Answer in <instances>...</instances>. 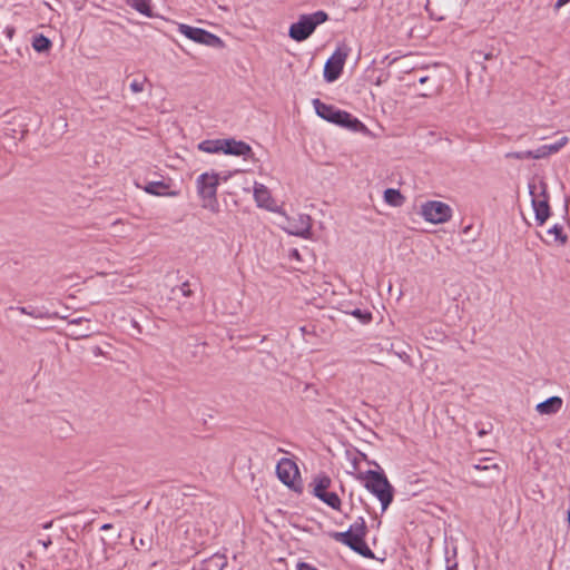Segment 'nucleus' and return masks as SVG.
I'll return each mask as SVG.
<instances>
[{
    "label": "nucleus",
    "instance_id": "nucleus-2",
    "mask_svg": "<svg viewBox=\"0 0 570 570\" xmlns=\"http://www.w3.org/2000/svg\"><path fill=\"white\" fill-rule=\"evenodd\" d=\"M364 487L375 495L381 502L382 511L384 512L393 501V487L386 476L373 470L361 472L356 475Z\"/></svg>",
    "mask_w": 570,
    "mask_h": 570
},
{
    "label": "nucleus",
    "instance_id": "nucleus-34",
    "mask_svg": "<svg viewBox=\"0 0 570 570\" xmlns=\"http://www.w3.org/2000/svg\"><path fill=\"white\" fill-rule=\"evenodd\" d=\"M570 0H558L554 4V9L556 10H559L560 8H562L563 6H566Z\"/></svg>",
    "mask_w": 570,
    "mask_h": 570
},
{
    "label": "nucleus",
    "instance_id": "nucleus-39",
    "mask_svg": "<svg viewBox=\"0 0 570 570\" xmlns=\"http://www.w3.org/2000/svg\"><path fill=\"white\" fill-rule=\"evenodd\" d=\"M110 528H111V525H110V524H104V525L101 527V530H108V529H110Z\"/></svg>",
    "mask_w": 570,
    "mask_h": 570
},
{
    "label": "nucleus",
    "instance_id": "nucleus-37",
    "mask_svg": "<svg viewBox=\"0 0 570 570\" xmlns=\"http://www.w3.org/2000/svg\"><path fill=\"white\" fill-rule=\"evenodd\" d=\"M186 287H187V284H184L183 288H181L183 293H184V295H189V289H186Z\"/></svg>",
    "mask_w": 570,
    "mask_h": 570
},
{
    "label": "nucleus",
    "instance_id": "nucleus-11",
    "mask_svg": "<svg viewBox=\"0 0 570 570\" xmlns=\"http://www.w3.org/2000/svg\"><path fill=\"white\" fill-rule=\"evenodd\" d=\"M278 479L288 487L294 485L299 472L296 463L291 459H282L276 466Z\"/></svg>",
    "mask_w": 570,
    "mask_h": 570
},
{
    "label": "nucleus",
    "instance_id": "nucleus-43",
    "mask_svg": "<svg viewBox=\"0 0 570 570\" xmlns=\"http://www.w3.org/2000/svg\"><path fill=\"white\" fill-rule=\"evenodd\" d=\"M568 522L570 523V507H569V511H568Z\"/></svg>",
    "mask_w": 570,
    "mask_h": 570
},
{
    "label": "nucleus",
    "instance_id": "nucleus-36",
    "mask_svg": "<svg viewBox=\"0 0 570 570\" xmlns=\"http://www.w3.org/2000/svg\"><path fill=\"white\" fill-rule=\"evenodd\" d=\"M18 311L22 314L32 315L30 312L27 311L26 307H18Z\"/></svg>",
    "mask_w": 570,
    "mask_h": 570
},
{
    "label": "nucleus",
    "instance_id": "nucleus-4",
    "mask_svg": "<svg viewBox=\"0 0 570 570\" xmlns=\"http://www.w3.org/2000/svg\"><path fill=\"white\" fill-rule=\"evenodd\" d=\"M219 175L215 171H208L199 175L196 180L197 193L202 199V206L212 212H216L217 203V187L219 184Z\"/></svg>",
    "mask_w": 570,
    "mask_h": 570
},
{
    "label": "nucleus",
    "instance_id": "nucleus-24",
    "mask_svg": "<svg viewBox=\"0 0 570 570\" xmlns=\"http://www.w3.org/2000/svg\"><path fill=\"white\" fill-rule=\"evenodd\" d=\"M548 234L552 235L554 240L559 242L560 244H564L567 240V237L563 234L562 227L558 224H556L551 228H549Z\"/></svg>",
    "mask_w": 570,
    "mask_h": 570
},
{
    "label": "nucleus",
    "instance_id": "nucleus-15",
    "mask_svg": "<svg viewBox=\"0 0 570 570\" xmlns=\"http://www.w3.org/2000/svg\"><path fill=\"white\" fill-rule=\"evenodd\" d=\"M142 189L150 194V195H155V196H175L176 193L171 191V193H168L167 189H168V185L164 181H149L148 184H146Z\"/></svg>",
    "mask_w": 570,
    "mask_h": 570
},
{
    "label": "nucleus",
    "instance_id": "nucleus-26",
    "mask_svg": "<svg viewBox=\"0 0 570 570\" xmlns=\"http://www.w3.org/2000/svg\"><path fill=\"white\" fill-rule=\"evenodd\" d=\"M550 156L547 145L539 147L537 150H530V159H541Z\"/></svg>",
    "mask_w": 570,
    "mask_h": 570
},
{
    "label": "nucleus",
    "instance_id": "nucleus-21",
    "mask_svg": "<svg viewBox=\"0 0 570 570\" xmlns=\"http://www.w3.org/2000/svg\"><path fill=\"white\" fill-rule=\"evenodd\" d=\"M32 48L37 52H46L51 48V41L43 35H37L32 39Z\"/></svg>",
    "mask_w": 570,
    "mask_h": 570
},
{
    "label": "nucleus",
    "instance_id": "nucleus-12",
    "mask_svg": "<svg viewBox=\"0 0 570 570\" xmlns=\"http://www.w3.org/2000/svg\"><path fill=\"white\" fill-rule=\"evenodd\" d=\"M223 153L226 155L247 157L252 154V148L248 144L240 140L224 139Z\"/></svg>",
    "mask_w": 570,
    "mask_h": 570
},
{
    "label": "nucleus",
    "instance_id": "nucleus-17",
    "mask_svg": "<svg viewBox=\"0 0 570 570\" xmlns=\"http://www.w3.org/2000/svg\"><path fill=\"white\" fill-rule=\"evenodd\" d=\"M198 149L207 154L223 153L224 139L204 140L198 144Z\"/></svg>",
    "mask_w": 570,
    "mask_h": 570
},
{
    "label": "nucleus",
    "instance_id": "nucleus-25",
    "mask_svg": "<svg viewBox=\"0 0 570 570\" xmlns=\"http://www.w3.org/2000/svg\"><path fill=\"white\" fill-rule=\"evenodd\" d=\"M568 137L563 136L557 142L547 145L550 155L558 153L562 147H564L568 144Z\"/></svg>",
    "mask_w": 570,
    "mask_h": 570
},
{
    "label": "nucleus",
    "instance_id": "nucleus-38",
    "mask_svg": "<svg viewBox=\"0 0 570 570\" xmlns=\"http://www.w3.org/2000/svg\"><path fill=\"white\" fill-rule=\"evenodd\" d=\"M475 469H478V470H487L488 466L487 465L481 466L480 464H478V465H475Z\"/></svg>",
    "mask_w": 570,
    "mask_h": 570
},
{
    "label": "nucleus",
    "instance_id": "nucleus-19",
    "mask_svg": "<svg viewBox=\"0 0 570 570\" xmlns=\"http://www.w3.org/2000/svg\"><path fill=\"white\" fill-rule=\"evenodd\" d=\"M83 322L89 323V320L78 317V318H73L69 322L70 335L73 338H83V337H88L90 335L91 331L89 327H87L85 331H81V332H77V330L75 328L77 325H79Z\"/></svg>",
    "mask_w": 570,
    "mask_h": 570
},
{
    "label": "nucleus",
    "instance_id": "nucleus-44",
    "mask_svg": "<svg viewBox=\"0 0 570 570\" xmlns=\"http://www.w3.org/2000/svg\"><path fill=\"white\" fill-rule=\"evenodd\" d=\"M449 570V569H448Z\"/></svg>",
    "mask_w": 570,
    "mask_h": 570
},
{
    "label": "nucleus",
    "instance_id": "nucleus-18",
    "mask_svg": "<svg viewBox=\"0 0 570 570\" xmlns=\"http://www.w3.org/2000/svg\"><path fill=\"white\" fill-rule=\"evenodd\" d=\"M331 479L327 475H318L314 479L313 485V493L315 497L320 498L321 494L328 491V488L331 485Z\"/></svg>",
    "mask_w": 570,
    "mask_h": 570
},
{
    "label": "nucleus",
    "instance_id": "nucleus-8",
    "mask_svg": "<svg viewBox=\"0 0 570 570\" xmlns=\"http://www.w3.org/2000/svg\"><path fill=\"white\" fill-rule=\"evenodd\" d=\"M285 223L281 227L289 235L298 236L302 238H311L312 218L309 215L299 214L296 217L289 218L284 213Z\"/></svg>",
    "mask_w": 570,
    "mask_h": 570
},
{
    "label": "nucleus",
    "instance_id": "nucleus-6",
    "mask_svg": "<svg viewBox=\"0 0 570 570\" xmlns=\"http://www.w3.org/2000/svg\"><path fill=\"white\" fill-rule=\"evenodd\" d=\"M419 214L431 224H444L452 217V208L440 200H428L421 204Z\"/></svg>",
    "mask_w": 570,
    "mask_h": 570
},
{
    "label": "nucleus",
    "instance_id": "nucleus-30",
    "mask_svg": "<svg viewBox=\"0 0 570 570\" xmlns=\"http://www.w3.org/2000/svg\"><path fill=\"white\" fill-rule=\"evenodd\" d=\"M507 158L530 159V150L508 153Z\"/></svg>",
    "mask_w": 570,
    "mask_h": 570
},
{
    "label": "nucleus",
    "instance_id": "nucleus-5",
    "mask_svg": "<svg viewBox=\"0 0 570 570\" xmlns=\"http://www.w3.org/2000/svg\"><path fill=\"white\" fill-rule=\"evenodd\" d=\"M327 19L328 16L324 11L302 14L299 19L289 27L288 36L295 41H304L314 32L317 26L324 23Z\"/></svg>",
    "mask_w": 570,
    "mask_h": 570
},
{
    "label": "nucleus",
    "instance_id": "nucleus-40",
    "mask_svg": "<svg viewBox=\"0 0 570 570\" xmlns=\"http://www.w3.org/2000/svg\"><path fill=\"white\" fill-rule=\"evenodd\" d=\"M426 80H428V77H422V78H420L419 81H420V83H424Z\"/></svg>",
    "mask_w": 570,
    "mask_h": 570
},
{
    "label": "nucleus",
    "instance_id": "nucleus-23",
    "mask_svg": "<svg viewBox=\"0 0 570 570\" xmlns=\"http://www.w3.org/2000/svg\"><path fill=\"white\" fill-rule=\"evenodd\" d=\"M130 6L138 12L151 17L150 1L149 0H131Z\"/></svg>",
    "mask_w": 570,
    "mask_h": 570
},
{
    "label": "nucleus",
    "instance_id": "nucleus-28",
    "mask_svg": "<svg viewBox=\"0 0 570 570\" xmlns=\"http://www.w3.org/2000/svg\"><path fill=\"white\" fill-rule=\"evenodd\" d=\"M210 563L214 564V567L216 568V570H222L225 566H226V559L224 556L222 554H215L213 556V558L210 559Z\"/></svg>",
    "mask_w": 570,
    "mask_h": 570
},
{
    "label": "nucleus",
    "instance_id": "nucleus-27",
    "mask_svg": "<svg viewBox=\"0 0 570 570\" xmlns=\"http://www.w3.org/2000/svg\"><path fill=\"white\" fill-rule=\"evenodd\" d=\"M351 314L353 316H355L356 318L361 320L363 323H368L372 320V314L371 313L363 312V311H361L358 308L354 309Z\"/></svg>",
    "mask_w": 570,
    "mask_h": 570
},
{
    "label": "nucleus",
    "instance_id": "nucleus-13",
    "mask_svg": "<svg viewBox=\"0 0 570 570\" xmlns=\"http://www.w3.org/2000/svg\"><path fill=\"white\" fill-rule=\"evenodd\" d=\"M254 198L258 207H263L269 210H275L273 205L274 200L271 196L269 190L263 184L256 183L254 186Z\"/></svg>",
    "mask_w": 570,
    "mask_h": 570
},
{
    "label": "nucleus",
    "instance_id": "nucleus-22",
    "mask_svg": "<svg viewBox=\"0 0 570 570\" xmlns=\"http://www.w3.org/2000/svg\"><path fill=\"white\" fill-rule=\"evenodd\" d=\"M318 499H321L323 502H325L327 505L335 510H340L341 508V500L335 492L327 491L321 494Z\"/></svg>",
    "mask_w": 570,
    "mask_h": 570
},
{
    "label": "nucleus",
    "instance_id": "nucleus-14",
    "mask_svg": "<svg viewBox=\"0 0 570 570\" xmlns=\"http://www.w3.org/2000/svg\"><path fill=\"white\" fill-rule=\"evenodd\" d=\"M562 406V399L559 396H551L548 400L539 403L535 406L538 413L543 415L554 414L560 411Z\"/></svg>",
    "mask_w": 570,
    "mask_h": 570
},
{
    "label": "nucleus",
    "instance_id": "nucleus-41",
    "mask_svg": "<svg viewBox=\"0 0 570 570\" xmlns=\"http://www.w3.org/2000/svg\"><path fill=\"white\" fill-rule=\"evenodd\" d=\"M491 58H492V55H491V53H487V55L484 56V59H487V60H488V59H491Z\"/></svg>",
    "mask_w": 570,
    "mask_h": 570
},
{
    "label": "nucleus",
    "instance_id": "nucleus-32",
    "mask_svg": "<svg viewBox=\"0 0 570 570\" xmlns=\"http://www.w3.org/2000/svg\"><path fill=\"white\" fill-rule=\"evenodd\" d=\"M296 570H318V569L309 563L298 562L296 566Z\"/></svg>",
    "mask_w": 570,
    "mask_h": 570
},
{
    "label": "nucleus",
    "instance_id": "nucleus-29",
    "mask_svg": "<svg viewBox=\"0 0 570 570\" xmlns=\"http://www.w3.org/2000/svg\"><path fill=\"white\" fill-rule=\"evenodd\" d=\"M185 532L195 542H197L198 539L203 537V529L202 528L194 527L191 532H190V529L187 528Z\"/></svg>",
    "mask_w": 570,
    "mask_h": 570
},
{
    "label": "nucleus",
    "instance_id": "nucleus-20",
    "mask_svg": "<svg viewBox=\"0 0 570 570\" xmlns=\"http://www.w3.org/2000/svg\"><path fill=\"white\" fill-rule=\"evenodd\" d=\"M384 200L394 207H399L403 204L404 197L397 189L389 188L384 191Z\"/></svg>",
    "mask_w": 570,
    "mask_h": 570
},
{
    "label": "nucleus",
    "instance_id": "nucleus-33",
    "mask_svg": "<svg viewBox=\"0 0 570 570\" xmlns=\"http://www.w3.org/2000/svg\"><path fill=\"white\" fill-rule=\"evenodd\" d=\"M3 33L6 35L8 40H11L14 35V28L12 26H6L3 29Z\"/></svg>",
    "mask_w": 570,
    "mask_h": 570
},
{
    "label": "nucleus",
    "instance_id": "nucleus-1",
    "mask_svg": "<svg viewBox=\"0 0 570 570\" xmlns=\"http://www.w3.org/2000/svg\"><path fill=\"white\" fill-rule=\"evenodd\" d=\"M367 533V527L365 520L361 517L355 520L344 532H333L331 537L340 543H343L351 548L353 551L365 558H373L372 550L367 547L364 538Z\"/></svg>",
    "mask_w": 570,
    "mask_h": 570
},
{
    "label": "nucleus",
    "instance_id": "nucleus-35",
    "mask_svg": "<svg viewBox=\"0 0 570 570\" xmlns=\"http://www.w3.org/2000/svg\"><path fill=\"white\" fill-rule=\"evenodd\" d=\"M396 354L404 362H407L410 360V356L405 352L404 353H396Z\"/></svg>",
    "mask_w": 570,
    "mask_h": 570
},
{
    "label": "nucleus",
    "instance_id": "nucleus-42",
    "mask_svg": "<svg viewBox=\"0 0 570 570\" xmlns=\"http://www.w3.org/2000/svg\"><path fill=\"white\" fill-rule=\"evenodd\" d=\"M484 434H485V431H484V430L479 431V435H480V436H483Z\"/></svg>",
    "mask_w": 570,
    "mask_h": 570
},
{
    "label": "nucleus",
    "instance_id": "nucleus-3",
    "mask_svg": "<svg viewBox=\"0 0 570 570\" xmlns=\"http://www.w3.org/2000/svg\"><path fill=\"white\" fill-rule=\"evenodd\" d=\"M313 106L315 108L316 114L321 118L330 122L353 130H357L358 128L363 127L362 122L357 118L353 117L351 114L340 110L334 106L326 105L322 102L320 99H314Z\"/></svg>",
    "mask_w": 570,
    "mask_h": 570
},
{
    "label": "nucleus",
    "instance_id": "nucleus-7",
    "mask_svg": "<svg viewBox=\"0 0 570 570\" xmlns=\"http://www.w3.org/2000/svg\"><path fill=\"white\" fill-rule=\"evenodd\" d=\"M530 195L532 197V206L535 214V220L539 225H543L550 215L548 197L546 196V184H529Z\"/></svg>",
    "mask_w": 570,
    "mask_h": 570
},
{
    "label": "nucleus",
    "instance_id": "nucleus-31",
    "mask_svg": "<svg viewBox=\"0 0 570 570\" xmlns=\"http://www.w3.org/2000/svg\"><path fill=\"white\" fill-rule=\"evenodd\" d=\"M145 80L134 79L130 82V90L135 94L144 91Z\"/></svg>",
    "mask_w": 570,
    "mask_h": 570
},
{
    "label": "nucleus",
    "instance_id": "nucleus-10",
    "mask_svg": "<svg viewBox=\"0 0 570 570\" xmlns=\"http://www.w3.org/2000/svg\"><path fill=\"white\" fill-rule=\"evenodd\" d=\"M346 58L347 52L342 49H337L332 55V57L326 61L324 67V78L326 81L333 82L340 77Z\"/></svg>",
    "mask_w": 570,
    "mask_h": 570
},
{
    "label": "nucleus",
    "instance_id": "nucleus-9",
    "mask_svg": "<svg viewBox=\"0 0 570 570\" xmlns=\"http://www.w3.org/2000/svg\"><path fill=\"white\" fill-rule=\"evenodd\" d=\"M178 31L184 35L186 38L202 45H206L209 47H219L222 46V40L217 36L196 27H191L188 24H179Z\"/></svg>",
    "mask_w": 570,
    "mask_h": 570
},
{
    "label": "nucleus",
    "instance_id": "nucleus-16",
    "mask_svg": "<svg viewBox=\"0 0 570 570\" xmlns=\"http://www.w3.org/2000/svg\"><path fill=\"white\" fill-rule=\"evenodd\" d=\"M126 564L125 556L117 552L111 556H106L105 564L102 570H120Z\"/></svg>",
    "mask_w": 570,
    "mask_h": 570
}]
</instances>
